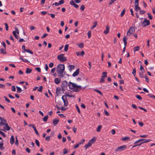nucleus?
Instances as JSON below:
<instances>
[{
    "instance_id": "obj_37",
    "label": "nucleus",
    "mask_w": 155,
    "mask_h": 155,
    "mask_svg": "<svg viewBox=\"0 0 155 155\" xmlns=\"http://www.w3.org/2000/svg\"><path fill=\"white\" fill-rule=\"evenodd\" d=\"M35 143L37 145V146L38 147H40V143H39V141L37 139H35Z\"/></svg>"
},
{
    "instance_id": "obj_60",
    "label": "nucleus",
    "mask_w": 155,
    "mask_h": 155,
    "mask_svg": "<svg viewBox=\"0 0 155 155\" xmlns=\"http://www.w3.org/2000/svg\"><path fill=\"white\" fill-rule=\"evenodd\" d=\"M145 12H146L144 10H140V14H144L145 13Z\"/></svg>"
},
{
    "instance_id": "obj_58",
    "label": "nucleus",
    "mask_w": 155,
    "mask_h": 155,
    "mask_svg": "<svg viewBox=\"0 0 155 155\" xmlns=\"http://www.w3.org/2000/svg\"><path fill=\"white\" fill-rule=\"evenodd\" d=\"M15 33H17L18 34H19V31L18 29L17 28V27H15Z\"/></svg>"
},
{
    "instance_id": "obj_29",
    "label": "nucleus",
    "mask_w": 155,
    "mask_h": 155,
    "mask_svg": "<svg viewBox=\"0 0 155 155\" xmlns=\"http://www.w3.org/2000/svg\"><path fill=\"white\" fill-rule=\"evenodd\" d=\"M20 59L22 60L23 61L25 62H28V61L25 59H24L21 57H20Z\"/></svg>"
},
{
    "instance_id": "obj_6",
    "label": "nucleus",
    "mask_w": 155,
    "mask_h": 155,
    "mask_svg": "<svg viewBox=\"0 0 155 155\" xmlns=\"http://www.w3.org/2000/svg\"><path fill=\"white\" fill-rule=\"evenodd\" d=\"M142 24L143 27L148 26L150 24V21L147 19L146 18H145L143 22L142 23Z\"/></svg>"
},
{
    "instance_id": "obj_3",
    "label": "nucleus",
    "mask_w": 155,
    "mask_h": 155,
    "mask_svg": "<svg viewBox=\"0 0 155 155\" xmlns=\"http://www.w3.org/2000/svg\"><path fill=\"white\" fill-rule=\"evenodd\" d=\"M57 58L61 62H64L67 61L66 58L64 56V54H61L58 55Z\"/></svg>"
},
{
    "instance_id": "obj_27",
    "label": "nucleus",
    "mask_w": 155,
    "mask_h": 155,
    "mask_svg": "<svg viewBox=\"0 0 155 155\" xmlns=\"http://www.w3.org/2000/svg\"><path fill=\"white\" fill-rule=\"evenodd\" d=\"M48 118V115H46L43 118V120L44 122H46Z\"/></svg>"
},
{
    "instance_id": "obj_7",
    "label": "nucleus",
    "mask_w": 155,
    "mask_h": 155,
    "mask_svg": "<svg viewBox=\"0 0 155 155\" xmlns=\"http://www.w3.org/2000/svg\"><path fill=\"white\" fill-rule=\"evenodd\" d=\"M62 99L64 102V106L65 107L67 106L68 105V101L66 97V96H65V95L63 96L62 97Z\"/></svg>"
},
{
    "instance_id": "obj_18",
    "label": "nucleus",
    "mask_w": 155,
    "mask_h": 155,
    "mask_svg": "<svg viewBox=\"0 0 155 155\" xmlns=\"http://www.w3.org/2000/svg\"><path fill=\"white\" fill-rule=\"evenodd\" d=\"M0 53L3 54H6L7 53L5 51V49L3 48H1L0 50Z\"/></svg>"
},
{
    "instance_id": "obj_2",
    "label": "nucleus",
    "mask_w": 155,
    "mask_h": 155,
    "mask_svg": "<svg viewBox=\"0 0 155 155\" xmlns=\"http://www.w3.org/2000/svg\"><path fill=\"white\" fill-rule=\"evenodd\" d=\"M68 86L70 89L73 90V91L76 92H78L81 89V86L77 85L76 84L71 82H69Z\"/></svg>"
},
{
    "instance_id": "obj_49",
    "label": "nucleus",
    "mask_w": 155,
    "mask_h": 155,
    "mask_svg": "<svg viewBox=\"0 0 155 155\" xmlns=\"http://www.w3.org/2000/svg\"><path fill=\"white\" fill-rule=\"evenodd\" d=\"M69 70L71 71L72 69L74 68V66L73 65H69Z\"/></svg>"
},
{
    "instance_id": "obj_41",
    "label": "nucleus",
    "mask_w": 155,
    "mask_h": 155,
    "mask_svg": "<svg viewBox=\"0 0 155 155\" xmlns=\"http://www.w3.org/2000/svg\"><path fill=\"white\" fill-rule=\"evenodd\" d=\"M84 141H85L84 139H83L80 142H79L78 143L79 144V145H81V144H82V143H83L84 142Z\"/></svg>"
},
{
    "instance_id": "obj_36",
    "label": "nucleus",
    "mask_w": 155,
    "mask_h": 155,
    "mask_svg": "<svg viewBox=\"0 0 155 155\" xmlns=\"http://www.w3.org/2000/svg\"><path fill=\"white\" fill-rule=\"evenodd\" d=\"M136 97L138 99L140 100H142V97L139 95H136Z\"/></svg>"
},
{
    "instance_id": "obj_31",
    "label": "nucleus",
    "mask_w": 155,
    "mask_h": 155,
    "mask_svg": "<svg viewBox=\"0 0 155 155\" xmlns=\"http://www.w3.org/2000/svg\"><path fill=\"white\" fill-rule=\"evenodd\" d=\"M0 120L1 121V122H3L5 123H7L6 121L2 117H0Z\"/></svg>"
},
{
    "instance_id": "obj_17",
    "label": "nucleus",
    "mask_w": 155,
    "mask_h": 155,
    "mask_svg": "<svg viewBox=\"0 0 155 155\" xmlns=\"http://www.w3.org/2000/svg\"><path fill=\"white\" fill-rule=\"evenodd\" d=\"M54 81L55 84H58L60 82L61 80L57 78L55 79Z\"/></svg>"
},
{
    "instance_id": "obj_56",
    "label": "nucleus",
    "mask_w": 155,
    "mask_h": 155,
    "mask_svg": "<svg viewBox=\"0 0 155 155\" xmlns=\"http://www.w3.org/2000/svg\"><path fill=\"white\" fill-rule=\"evenodd\" d=\"M136 73V69L134 68L133 70V71H132V73L134 75V76H135Z\"/></svg>"
},
{
    "instance_id": "obj_16",
    "label": "nucleus",
    "mask_w": 155,
    "mask_h": 155,
    "mask_svg": "<svg viewBox=\"0 0 155 155\" xmlns=\"http://www.w3.org/2000/svg\"><path fill=\"white\" fill-rule=\"evenodd\" d=\"M59 121V120L58 119H54L53 120V123L54 125H56L58 124Z\"/></svg>"
},
{
    "instance_id": "obj_28",
    "label": "nucleus",
    "mask_w": 155,
    "mask_h": 155,
    "mask_svg": "<svg viewBox=\"0 0 155 155\" xmlns=\"http://www.w3.org/2000/svg\"><path fill=\"white\" fill-rule=\"evenodd\" d=\"M140 49V47L139 46H137L134 47V52L138 51Z\"/></svg>"
},
{
    "instance_id": "obj_38",
    "label": "nucleus",
    "mask_w": 155,
    "mask_h": 155,
    "mask_svg": "<svg viewBox=\"0 0 155 155\" xmlns=\"http://www.w3.org/2000/svg\"><path fill=\"white\" fill-rule=\"evenodd\" d=\"M3 143L2 142L0 143V149L2 150H3L4 149V148L3 147Z\"/></svg>"
},
{
    "instance_id": "obj_54",
    "label": "nucleus",
    "mask_w": 155,
    "mask_h": 155,
    "mask_svg": "<svg viewBox=\"0 0 155 155\" xmlns=\"http://www.w3.org/2000/svg\"><path fill=\"white\" fill-rule=\"evenodd\" d=\"M50 136H48L46 137L45 138V140L46 141H49V140H50Z\"/></svg>"
},
{
    "instance_id": "obj_25",
    "label": "nucleus",
    "mask_w": 155,
    "mask_h": 155,
    "mask_svg": "<svg viewBox=\"0 0 155 155\" xmlns=\"http://www.w3.org/2000/svg\"><path fill=\"white\" fill-rule=\"evenodd\" d=\"M102 126L101 125H99L98 126L97 129V131L98 132H99L101 131V130L102 128Z\"/></svg>"
},
{
    "instance_id": "obj_47",
    "label": "nucleus",
    "mask_w": 155,
    "mask_h": 155,
    "mask_svg": "<svg viewBox=\"0 0 155 155\" xmlns=\"http://www.w3.org/2000/svg\"><path fill=\"white\" fill-rule=\"evenodd\" d=\"M135 11L136 12H137L138 10H140V8L138 6H137V7L135 6Z\"/></svg>"
},
{
    "instance_id": "obj_61",
    "label": "nucleus",
    "mask_w": 155,
    "mask_h": 155,
    "mask_svg": "<svg viewBox=\"0 0 155 155\" xmlns=\"http://www.w3.org/2000/svg\"><path fill=\"white\" fill-rule=\"evenodd\" d=\"M127 38L126 37V36H125L123 38V41L124 42H127Z\"/></svg>"
},
{
    "instance_id": "obj_22",
    "label": "nucleus",
    "mask_w": 155,
    "mask_h": 155,
    "mask_svg": "<svg viewBox=\"0 0 155 155\" xmlns=\"http://www.w3.org/2000/svg\"><path fill=\"white\" fill-rule=\"evenodd\" d=\"M91 145L92 144L89 141L88 143L84 146V147L86 148V150L87 149V147L91 146Z\"/></svg>"
},
{
    "instance_id": "obj_9",
    "label": "nucleus",
    "mask_w": 155,
    "mask_h": 155,
    "mask_svg": "<svg viewBox=\"0 0 155 155\" xmlns=\"http://www.w3.org/2000/svg\"><path fill=\"white\" fill-rule=\"evenodd\" d=\"M142 140H142V139H140L137 140L136 141H135L134 143V144H137V145L140 146L141 144H143Z\"/></svg>"
},
{
    "instance_id": "obj_44",
    "label": "nucleus",
    "mask_w": 155,
    "mask_h": 155,
    "mask_svg": "<svg viewBox=\"0 0 155 155\" xmlns=\"http://www.w3.org/2000/svg\"><path fill=\"white\" fill-rule=\"evenodd\" d=\"M147 15L148 17L149 18V19L150 20H152V19L153 18L152 15H151L149 13H148Z\"/></svg>"
},
{
    "instance_id": "obj_10",
    "label": "nucleus",
    "mask_w": 155,
    "mask_h": 155,
    "mask_svg": "<svg viewBox=\"0 0 155 155\" xmlns=\"http://www.w3.org/2000/svg\"><path fill=\"white\" fill-rule=\"evenodd\" d=\"M76 54L77 56H83L85 54L84 52L82 51L80 53V52L77 51L76 52Z\"/></svg>"
},
{
    "instance_id": "obj_48",
    "label": "nucleus",
    "mask_w": 155,
    "mask_h": 155,
    "mask_svg": "<svg viewBox=\"0 0 155 155\" xmlns=\"http://www.w3.org/2000/svg\"><path fill=\"white\" fill-rule=\"evenodd\" d=\"M139 77H140V78H144V75H143V72H142V73H140L139 72Z\"/></svg>"
},
{
    "instance_id": "obj_32",
    "label": "nucleus",
    "mask_w": 155,
    "mask_h": 155,
    "mask_svg": "<svg viewBox=\"0 0 155 155\" xmlns=\"http://www.w3.org/2000/svg\"><path fill=\"white\" fill-rule=\"evenodd\" d=\"M12 33L14 36L15 37V38L18 39L19 38L18 35H16V33H15V31H13Z\"/></svg>"
},
{
    "instance_id": "obj_23",
    "label": "nucleus",
    "mask_w": 155,
    "mask_h": 155,
    "mask_svg": "<svg viewBox=\"0 0 155 155\" xmlns=\"http://www.w3.org/2000/svg\"><path fill=\"white\" fill-rule=\"evenodd\" d=\"M142 140L143 143H146L150 141V139L146 140L145 139H142Z\"/></svg>"
},
{
    "instance_id": "obj_26",
    "label": "nucleus",
    "mask_w": 155,
    "mask_h": 155,
    "mask_svg": "<svg viewBox=\"0 0 155 155\" xmlns=\"http://www.w3.org/2000/svg\"><path fill=\"white\" fill-rule=\"evenodd\" d=\"M102 77L105 78L107 77V72H103L102 74Z\"/></svg>"
},
{
    "instance_id": "obj_42",
    "label": "nucleus",
    "mask_w": 155,
    "mask_h": 155,
    "mask_svg": "<svg viewBox=\"0 0 155 155\" xmlns=\"http://www.w3.org/2000/svg\"><path fill=\"white\" fill-rule=\"evenodd\" d=\"M87 35L88 38H89L91 36V31H89L88 32Z\"/></svg>"
},
{
    "instance_id": "obj_21",
    "label": "nucleus",
    "mask_w": 155,
    "mask_h": 155,
    "mask_svg": "<svg viewBox=\"0 0 155 155\" xmlns=\"http://www.w3.org/2000/svg\"><path fill=\"white\" fill-rule=\"evenodd\" d=\"M32 71V69L29 68H27L26 71V74L30 73Z\"/></svg>"
},
{
    "instance_id": "obj_53",
    "label": "nucleus",
    "mask_w": 155,
    "mask_h": 155,
    "mask_svg": "<svg viewBox=\"0 0 155 155\" xmlns=\"http://www.w3.org/2000/svg\"><path fill=\"white\" fill-rule=\"evenodd\" d=\"M105 78L101 77V79L100 81V82L101 83L104 82V79Z\"/></svg>"
},
{
    "instance_id": "obj_64",
    "label": "nucleus",
    "mask_w": 155,
    "mask_h": 155,
    "mask_svg": "<svg viewBox=\"0 0 155 155\" xmlns=\"http://www.w3.org/2000/svg\"><path fill=\"white\" fill-rule=\"evenodd\" d=\"M59 3L60 5L63 4L64 3V0H61L59 1Z\"/></svg>"
},
{
    "instance_id": "obj_46",
    "label": "nucleus",
    "mask_w": 155,
    "mask_h": 155,
    "mask_svg": "<svg viewBox=\"0 0 155 155\" xmlns=\"http://www.w3.org/2000/svg\"><path fill=\"white\" fill-rule=\"evenodd\" d=\"M68 149L66 148H65L64 149V150H63V154H66L68 153Z\"/></svg>"
},
{
    "instance_id": "obj_43",
    "label": "nucleus",
    "mask_w": 155,
    "mask_h": 155,
    "mask_svg": "<svg viewBox=\"0 0 155 155\" xmlns=\"http://www.w3.org/2000/svg\"><path fill=\"white\" fill-rule=\"evenodd\" d=\"M76 108H77V111H78V112L79 114H81V111L79 108V107L77 105H76Z\"/></svg>"
},
{
    "instance_id": "obj_8",
    "label": "nucleus",
    "mask_w": 155,
    "mask_h": 155,
    "mask_svg": "<svg viewBox=\"0 0 155 155\" xmlns=\"http://www.w3.org/2000/svg\"><path fill=\"white\" fill-rule=\"evenodd\" d=\"M4 125V129H1V130L5 131V130H10V127L9 126L7 123H5Z\"/></svg>"
},
{
    "instance_id": "obj_11",
    "label": "nucleus",
    "mask_w": 155,
    "mask_h": 155,
    "mask_svg": "<svg viewBox=\"0 0 155 155\" xmlns=\"http://www.w3.org/2000/svg\"><path fill=\"white\" fill-rule=\"evenodd\" d=\"M109 30L110 27L109 25H107L106 26V29L104 31L103 33L104 34L107 35L109 32Z\"/></svg>"
},
{
    "instance_id": "obj_5",
    "label": "nucleus",
    "mask_w": 155,
    "mask_h": 155,
    "mask_svg": "<svg viewBox=\"0 0 155 155\" xmlns=\"http://www.w3.org/2000/svg\"><path fill=\"white\" fill-rule=\"evenodd\" d=\"M135 32V29L133 27H131L128 31L127 35L129 36H130L131 35L134 34Z\"/></svg>"
},
{
    "instance_id": "obj_30",
    "label": "nucleus",
    "mask_w": 155,
    "mask_h": 155,
    "mask_svg": "<svg viewBox=\"0 0 155 155\" xmlns=\"http://www.w3.org/2000/svg\"><path fill=\"white\" fill-rule=\"evenodd\" d=\"M68 47L69 45L68 44H67L65 45L64 48V51H65L67 52V51L68 49Z\"/></svg>"
},
{
    "instance_id": "obj_20",
    "label": "nucleus",
    "mask_w": 155,
    "mask_h": 155,
    "mask_svg": "<svg viewBox=\"0 0 155 155\" xmlns=\"http://www.w3.org/2000/svg\"><path fill=\"white\" fill-rule=\"evenodd\" d=\"M16 87L17 90V93H21V91H22V90L20 87H19L18 86H16Z\"/></svg>"
},
{
    "instance_id": "obj_50",
    "label": "nucleus",
    "mask_w": 155,
    "mask_h": 155,
    "mask_svg": "<svg viewBox=\"0 0 155 155\" xmlns=\"http://www.w3.org/2000/svg\"><path fill=\"white\" fill-rule=\"evenodd\" d=\"M42 89H43V87H42V86H41L39 87V89H38V91L39 92H41L42 91Z\"/></svg>"
},
{
    "instance_id": "obj_40",
    "label": "nucleus",
    "mask_w": 155,
    "mask_h": 155,
    "mask_svg": "<svg viewBox=\"0 0 155 155\" xmlns=\"http://www.w3.org/2000/svg\"><path fill=\"white\" fill-rule=\"evenodd\" d=\"M140 71H141L142 72H143V73H144V70L143 68V66L141 65L140 66Z\"/></svg>"
},
{
    "instance_id": "obj_34",
    "label": "nucleus",
    "mask_w": 155,
    "mask_h": 155,
    "mask_svg": "<svg viewBox=\"0 0 155 155\" xmlns=\"http://www.w3.org/2000/svg\"><path fill=\"white\" fill-rule=\"evenodd\" d=\"M139 0H135V1L134 6L137 7L139 5Z\"/></svg>"
},
{
    "instance_id": "obj_13",
    "label": "nucleus",
    "mask_w": 155,
    "mask_h": 155,
    "mask_svg": "<svg viewBox=\"0 0 155 155\" xmlns=\"http://www.w3.org/2000/svg\"><path fill=\"white\" fill-rule=\"evenodd\" d=\"M62 87L64 88L67 87L68 86V83L66 81H64L62 82Z\"/></svg>"
},
{
    "instance_id": "obj_59",
    "label": "nucleus",
    "mask_w": 155,
    "mask_h": 155,
    "mask_svg": "<svg viewBox=\"0 0 155 155\" xmlns=\"http://www.w3.org/2000/svg\"><path fill=\"white\" fill-rule=\"evenodd\" d=\"M12 91H16V88L14 86H12Z\"/></svg>"
},
{
    "instance_id": "obj_57",
    "label": "nucleus",
    "mask_w": 155,
    "mask_h": 155,
    "mask_svg": "<svg viewBox=\"0 0 155 155\" xmlns=\"http://www.w3.org/2000/svg\"><path fill=\"white\" fill-rule=\"evenodd\" d=\"M65 96H66V97H75V95H70L68 94H66L65 95Z\"/></svg>"
},
{
    "instance_id": "obj_63",
    "label": "nucleus",
    "mask_w": 155,
    "mask_h": 155,
    "mask_svg": "<svg viewBox=\"0 0 155 155\" xmlns=\"http://www.w3.org/2000/svg\"><path fill=\"white\" fill-rule=\"evenodd\" d=\"M116 1L115 0H111L110 2L109 3V5H111L112 4H113L114 2Z\"/></svg>"
},
{
    "instance_id": "obj_55",
    "label": "nucleus",
    "mask_w": 155,
    "mask_h": 155,
    "mask_svg": "<svg viewBox=\"0 0 155 155\" xmlns=\"http://www.w3.org/2000/svg\"><path fill=\"white\" fill-rule=\"evenodd\" d=\"M144 78L146 79V81L147 82H148L149 81V79L147 78V75H145L144 76Z\"/></svg>"
},
{
    "instance_id": "obj_15",
    "label": "nucleus",
    "mask_w": 155,
    "mask_h": 155,
    "mask_svg": "<svg viewBox=\"0 0 155 155\" xmlns=\"http://www.w3.org/2000/svg\"><path fill=\"white\" fill-rule=\"evenodd\" d=\"M14 142H15V139H14V137L12 135L11 136V138L10 139V143L12 145L14 143Z\"/></svg>"
},
{
    "instance_id": "obj_51",
    "label": "nucleus",
    "mask_w": 155,
    "mask_h": 155,
    "mask_svg": "<svg viewBox=\"0 0 155 155\" xmlns=\"http://www.w3.org/2000/svg\"><path fill=\"white\" fill-rule=\"evenodd\" d=\"M130 138L129 137H125L122 139V140L123 141H125L127 140H129Z\"/></svg>"
},
{
    "instance_id": "obj_45",
    "label": "nucleus",
    "mask_w": 155,
    "mask_h": 155,
    "mask_svg": "<svg viewBox=\"0 0 155 155\" xmlns=\"http://www.w3.org/2000/svg\"><path fill=\"white\" fill-rule=\"evenodd\" d=\"M25 51H26V52L30 53V54H33V52L32 51L30 50L29 49H26Z\"/></svg>"
},
{
    "instance_id": "obj_35",
    "label": "nucleus",
    "mask_w": 155,
    "mask_h": 155,
    "mask_svg": "<svg viewBox=\"0 0 155 155\" xmlns=\"http://www.w3.org/2000/svg\"><path fill=\"white\" fill-rule=\"evenodd\" d=\"M94 91H96V92H97L99 94H100L102 96L103 95V94H102V93L101 91H100L99 90H97V89H94Z\"/></svg>"
},
{
    "instance_id": "obj_1",
    "label": "nucleus",
    "mask_w": 155,
    "mask_h": 155,
    "mask_svg": "<svg viewBox=\"0 0 155 155\" xmlns=\"http://www.w3.org/2000/svg\"><path fill=\"white\" fill-rule=\"evenodd\" d=\"M65 67L64 64H60L57 67V72L60 78L64 77L63 73L64 71Z\"/></svg>"
},
{
    "instance_id": "obj_24",
    "label": "nucleus",
    "mask_w": 155,
    "mask_h": 155,
    "mask_svg": "<svg viewBox=\"0 0 155 155\" xmlns=\"http://www.w3.org/2000/svg\"><path fill=\"white\" fill-rule=\"evenodd\" d=\"M77 45L81 48H82L84 47V44L83 43H81L80 44H77Z\"/></svg>"
},
{
    "instance_id": "obj_19",
    "label": "nucleus",
    "mask_w": 155,
    "mask_h": 155,
    "mask_svg": "<svg viewBox=\"0 0 155 155\" xmlns=\"http://www.w3.org/2000/svg\"><path fill=\"white\" fill-rule=\"evenodd\" d=\"M97 21H95L94 22V25L91 27V30L93 29L94 28H95L97 26Z\"/></svg>"
},
{
    "instance_id": "obj_39",
    "label": "nucleus",
    "mask_w": 155,
    "mask_h": 155,
    "mask_svg": "<svg viewBox=\"0 0 155 155\" xmlns=\"http://www.w3.org/2000/svg\"><path fill=\"white\" fill-rule=\"evenodd\" d=\"M33 128L34 131H35L36 134L38 135H39V133H38V131H37V130L35 127H35H34Z\"/></svg>"
},
{
    "instance_id": "obj_12",
    "label": "nucleus",
    "mask_w": 155,
    "mask_h": 155,
    "mask_svg": "<svg viewBox=\"0 0 155 155\" xmlns=\"http://www.w3.org/2000/svg\"><path fill=\"white\" fill-rule=\"evenodd\" d=\"M79 72V68L77 69L76 71L73 74V77H75L78 75Z\"/></svg>"
},
{
    "instance_id": "obj_33",
    "label": "nucleus",
    "mask_w": 155,
    "mask_h": 155,
    "mask_svg": "<svg viewBox=\"0 0 155 155\" xmlns=\"http://www.w3.org/2000/svg\"><path fill=\"white\" fill-rule=\"evenodd\" d=\"M126 11V10L125 9H124L122 11V12L121 14H120V16L122 17H123L124 15V14L125 13Z\"/></svg>"
},
{
    "instance_id": "obj_52",
    "label": "nucleus",
    "mask_w": 155,
    "mask_h": 155,
    "mask_svg": "<svg viewBox=\"0 0 155 155\" xmlns=\"http://www.w3.org/2000/svg\"><path fill=\"white\" fill-rule=\"evenodd\" d=\"M85 6L84 5H82L80 7V9L82 11H83L85 9Z\"/></svg>"
},
{
    "instance_id": "obj_62",
    "label": "nucleus",
    "mask_w": 155,
    "mask_h": 155,
    "mask_svg": "<svg viewBox=\"0 0 155 155\" xmlns=\"http://www.w3.org/2000/svg\"><path fill=\"white\" fill-rule=\"evenodd\" d=\"M75 4L73 0H71L70 1V4L71 5L73 6Z\"/></svg>"
},
{
    "instance_id": "obj_4",
    "label": "nucleus",
    "mask_w": 155,
    "mask_h": 155,
    "mask_svg": "<svg viewBox=\"0 0 155 155\" xmlns=\"http://www.w3.org/2000/svg\"><path fill=\"white\" fill-rule=\"evenodd\" d=\"M127 148V146L125 145L120 146L117 147L115 151L116 152H119L125 150Z\"/></svg>"
},
{
    "instance_id": "obj_14",
    "label": "nucleus",
    "mask_w": 155,
    "mask_h": 155,
    "mask_svg": "<svg viewBox=\"0 0 155 155\" xmlns=\"http://www.w3.org/2000/svg\"><path fill=\"white\" fill-rule=\"evenodd\" d=\"M97 138L96 137H94L92 138L89 141L92 144L94 143L96 141Z\"/></svg>"
}]
</instances>
